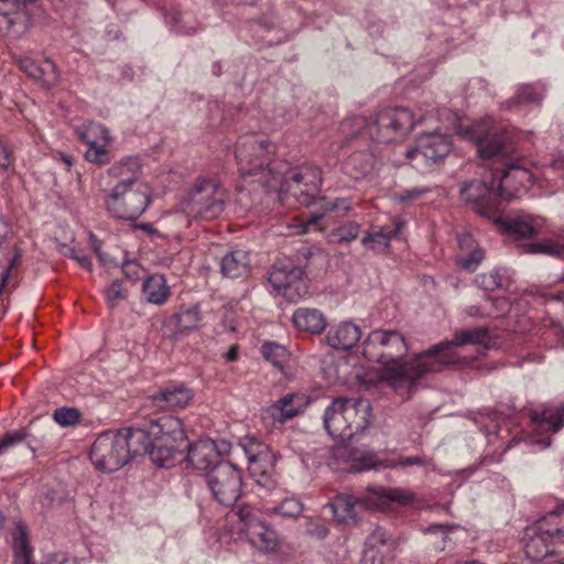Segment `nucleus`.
<instances>
[{
	"label": "nucleus",
	"instance_id": "obj_6",
	"mask_svg": "<svg viewBox=\"0 0 564 564\" xmlns=\"http://www.w3.org/2000/svg\"><path fill=\"white\" fill-rule=\"evenodd\" d=\"M227 192L214 177L199 176L181 199V209L189 218L209 221L225 210Z\"/></svg>",
	"mask_w": 564,
	"mask_h": 564
},
{
	"label": "nucleus",
	"instance_id": "obj_10",
	"mask_svg": "<svg viewBox=\"0 0 564 564\" xmlns=\"http://www.w3.org/2000/svg\"><path fill=\"white\" fill-rule=\"evenodd\" d=\"M457 133L475 143L482 159L503 158L510 150L507 132L494 126L491 120H481L465 129L458 127Z\"/></svg>",
	"mask_w": 564,
	"mask_h": 564
},
{
	"label": "nucleus",
	"instance_id": "obj_52",
	"mask_svg": "<svg viewBox=\"0 0 564 564\" xmlns=\"http://www.w3.org/2000/svg\"><path fill=\"white\" fill-rule=\"evenodd\" d=\"M387 542V532L382 528L377 527L367 538L366 546L368 550H371L378 547L379 545H384Z\"/></svg>",
	"mask_w": 564,
	"mask_h": 564
},
{
	"label": "nucleus",
	"instance_id": "obj_58",
	"mask_svg": "<svg viewBox=\"0 0 564 564\" xmlns=\"http://www.w3.org/2000/svg\"><path fill=\"white\" fill-rule=\"evenodd\" d=\"M12 163V154L11 151L0 142V167L3 170H8Z\"/></svg>",
	"mask_w": 564,
	"mask_h": 564
},
{
	"label": "nucleus",
	"instance_id": "obj_43",
	"mask_svg": "<svg viewBox=\"0 0 564 564\" xmlns=\"http://www.w3.org/2000/svg\"><path fill=\"white\" fill-rule=\"evenodd\" d=\"M243 453L246 454L249 463H259L268 458V446L256 438L245 437L240 442Z\"/></svg>",
	"mask_w": 564,
	"mask_h": 564
},
{
	"label": "nucleus",
	"instance_id": "obj_22",
	"mask_svg": "<svg viewBox=\"0 0 564 564\" xmlns=\"http://www.w3.org/2000/svg\"><path fill=\"white\" fill-rule=\"evenodd\" d=\"M29 14L21 0H0V28L12 35L23 33L29 25Z\"/></svg>",
	"mask_w": 564,
	"mask_h": 564
},
{
	"label": "nucleus",
	"instance_id": "obj_41",
	"mask_svg": "<svg viewBox=\"0 0 564 564\" xmlns=\"http://www.w3.org/2000/svg\"><path fill=\"white\" fill-rule=\"evenodd\" d=\"M302 512L303 506L295 498H284L280 505L265 509L268 516H281L285 519H296Z\"/></svg>",
	"mask_w": 564,
	"mask_h": 564
},
{
	"label": "nucleus",
	"instance_id": "obj_28",
	"mask_svg": "<svg viewBox=\"0 0 564 564\" xmlns=\"http://www.w3.org/2000/svg\"><path fill=\"white\" fill-rule=\"evenodd\" d=\"M361 338L360 328L350 322L330 328L326 336L327 344L334 349L348 350Z\"/></svg>",
	"mask_w": 564,
	"mask_h": 564
},
{
	"label": "nucleus",
	"instance_id": "obj_38",
	"mask_svg": "<svg viewBox=\"0 0 564 564\" xmlns=\"http://www.w3.org/2000/svg\"><path fill=\"white\" fill-rule=\"evenodd\" d=\"M475 284L487 292L508 289L509 276L506 269H495L489 273L478 274L475 278Z\"/></svg>",
	"mask_w": 564,
	"mask_h": 564
},
{
	"label": "nucleus",
	"instance_id": "obj_4",
	"mask_svg": "<svg viewBox=\"0 0 564 564\" xmlns=\"http://www.w3.org/2000/svg\"><path fill=\"white\" fill-rule=\"evenodd\" d=\"M362 355L369 361L384 367L386 378L394 388L412 386L415 381L433 371H423L417 367L423 359V351L410 362H403L409 347L403 334L395 329H373L365 339Z\"/></svg>",
	"mask_w": 564,
	"mask_h": 564
},
{
	"label": "nucleus",
	"instance_id": "obj_26",
	"mask_svg": "<svg viewBox=\"0 0 564 564\" xmlns=\"http://www.w3.org/2000/svg\"><path fill=\"white\" fill-rule=\"evenodd\" d=\"M376 154L372 149H357L343 163L345 174L354 180L366 177L375 167Z\"/></svg>",
	"mask_w": 564,
	"mask_h": 564
},
{
	"label": "nucleus",
	"instance_id": "obj_40",
	"mask_svg": "<svg viewBox=\"0 0 564 564\" xmlns=\"http://www.w3.org/2000/svg\"><path fill=\"white\" fill-rule=\"evenodd\" d=\"M78 138L84 143H94L101 141L104 143H112V137L107 127L102 123L89 121L78 129Z\"/></svg>",
	"mask_w": 564,
	"mask_h": 564
},
{
	"label": "nucleus",
	"instance_id": "obj_24",
	"mask_svg": "<svg viewBox=\"0 0 564 564\" xmlns=\"http://www.w3.org/2000/svg\"><path fill=\"white\" fill-rule=\"evenodd\" d=\"M534 429L556 433L564 425V402L547 403L529 412Z\"/></svg>",
	"mask_w": 564,
	"mask_h": 564
},
{
	"label": "nucleus",
	"instance_id": "obj_17",
	"mask_svg": "<svg viewBox=\"0 0 564 564\" xmlns=\"http://www.w3.org/2000/svg\"><path fill=\"white\" fill-rule=\"evenodd\" d=\"M194 398V391L182 382H170L150 397L153 406L161 410L186 408Z\"/></svg>",
	"mask_w": 564,
	"mask_h": 564
},
{
	"label": "nucleus",
	"instance_id": "obj_50",
	"mask_svg": "<svg viewBox=\"0 0 564 564\" xmlns=\"http://www.w3.org/2000/svg\"><path fill=\"white\" fill-rule=\"evenodd\" d=\"M122 272L128 280L137 282L144 273V268L135 260H126L122 263Z\"/></svg>",
	"mask_w": 564,
	"mask_h": 564
},
{
	"label": "nucleus",
	"instance_id": "obj_62",
	"mask_svg": "<svg viewBox=\"0 0 564 564\" xmlns=\"http://www.w3.org/2000/svg\"><path fill=\"white\" fill-rule=\"evenodd\" d=\"M89 242H90V246L91 248L95 250V252L97 253L99 260L101 262H106V257L105 254L101 252L100 248H101V242L100 240L96 237V235H94L93 232L89 234Z\"/></svg>",
	"mask_w": 564,
	"mask_h": 564
},
{
	"label": "nucleus",
	"instance_id": "obj_54",
	"mask_svg": "<svg viewBox=\"0 0 564 564\" xmlns=\"http://www.w3.org/2000/svg\"><path fill=\"white\" fill-rule=\"evenodd\" d=\"M429 192L427 187H413L409 189H404L400 194H398V200L401 203H409L412 200H416L421 198Z\"/></svg>",
	"mask_w": 564,
	"mask_h": 564
},
{
	"label": "nucleus",
	"instance_id": "obj_48",
	"mask_svg": "<svg viewBox=\"0 0 564 564\" xmlns=\"http://www.w3.org/2000/svg\"><path fill=\"white\" fill-rule=\"evenodd\" d=\"M359 230H360L359 225L355 221H350V223L337 228L333 232V239L339 243L350 242L358 237Z\"/></svg>",
	"mask_w": 564,
	"mask_h": 564
},
{
	"label": "nucleus",
	"instance_id": "obj_9",
	"mask_svg": "<svg viewBox=\"0 0 564 564\" xmlns=\"http://www.w3.org/2000/svg\"><path fill=\"white\" fill-rule=\"evenodd\" d=\"M150 202L147 186H124L120 189L118 186H112L104 197L107 212L124 220L138 219L147 210Z\"/></svg>",
	"mask_w": 564,
	"mask_h": 564
},
{
	"label": "nucleus",
	"instance_id": "obj_61",
	"mask_svg": "<svg viewBox=\"0 0 564 564\" xmlns=\"http://www.w3.org/2000/svg\"><path fill=\"white\" fill-rule=\"evenodd\" d=\"M10 232L11 229L9 224L3 219H0V250L6 247Z\"/></svg>",
	"mask_w": 564,
	"mask_h": 564
},
{
	"label": "nucleus",
	"instance_id": "obj_16",
	"mask_svg": "<svg viewBox=\"0 0 564 564\" xmlns=\"http://www.w3.org/2000/svg\"><path fill=\"white\" fill-rule=\"evenodd\" d=\"M187 462L195 469L209 473L220 464H227L221 457L220 445L210 438H202L188 446Z\"/></svg>",
	"mask_w": 564,
	"mask_h": 564
},
{
	"label": "nucleus",
	"instance_id": "obj_18",
	"mask_svg": "<svg viewBox=\"0 0 564 564\" xmlns=\"http://www.w3.org/2000/svg\"><path fill=\"white\" fill-rule=\"evenodd\" d=\"M304 275V269L290 261L278 262L269 273V283L272 288L282 293L283 296L292 299V289L297 291V284Z\"/></svg>",
	"mask_w": 564,
	"mask_h": 564
},
{
	"label": "nucleus",
	"instance_id": "obj_30",
	"mask_svg": "<svg viewBox=\"0 0 564 564\" xmlns=\"http://www.w3.org/2000/svg\"><path fill=\"white\" fill-rule=\"evenodd\" d=\"M142 294L149 304L163 305L171 296V289L163 274H151L142 282Z\"/></svg>",
	"mask_w": 564,
	"mask_h": 564
},
{
	"label": "nucleus",
	"instance_id": "obj_57",
	"mask_svg": "<svg viewBox=\"0 0 564 564\" xmlns=\"http://www.w3.org/2000/svg\"><path fill=\"white\" fill-rule=\"evenodd\" d=\"M69 257L74 259L82 268L88 271L91 270V261L84 251L73 248L69 251Z\"/></svg>",
	"mask_w": 564,
	"mask_h": 564
},
{
	"label": "nucleus",
	"instance_id": "obj_55",
	"mask_svg": "<svg viewBox=\"0 0 564 564\" xmlns=\"http://www.w3.org/2000/svg\"><path fill=\"white\" fill-rule=\"evenodd\" d=\"M166 23L176 32L180 34H193L194 30H185L183 26H181V23L183 21V15L180 12H171L170 14L165 15Z\"/></svg>",
	"mask_w": 564,
	"mask_h": 564
},
{
	"label": "nucleus",
	"instance_id": "obj_5",
	"mask_svg": "<svg viewBox=\"0 0 564 564\" xmlns=\"http://www.w3.org/2000/svg\"><path fill=\"white\" fill-rule=\"evenodd\" d=\"M371 411L370 403L361 398L334 399L325 410L324 427L334 440L349 443L369 426Z\"/></svg>",
	"mask_w": 564,
	"mask_h": 564
},
{
	"label": "nucleus",
	"instance_id": "obj_59",
	"mask_svg": "<svg viewBox=\"0 0 564 564\" xmlns=\"http://www.w3.org/2000/svg\"><path fill=\"white\" fill-rule=\"evenodd\" d=\"M256 484L267 491H271L275 488V481L265 474L260 475V477L256 479Z\"/></svg>",
	"mask_w": 564,
	"mask_h": 564
},
{
	"label": "nucleus",
	"instance_id": "obj_56",
	"mask_svg": "<svg viewBox=\"0 0 564 564\" xmlns=\"http://www.w3.org/2000/svg\"><path fill=\"white\" fill-rule=\"evenodd\" d=\"M429 459L423 456H409L400 458L394 466L395 467H408V466H426Z\"/></svg>",
	"mask_w": 564,
	"mask_h": 564
},
{
	"label": "nucleus",
	"instance_id": "obj_11",
	"mask_svg": "<svg viewBox=\"0 0 564 564\" xmlns=\"http://www.w3.org/2000/svg\"><path fill=\"white\" fill-rule=\"evenodd\" d=\"M205 484L212 499L226 508L232 507L242 495L241 471L230 462L207 473Z\"/></svg>",
	"mask_w": 564,
	"mask_h": 564
},
{
	"label": "nucleus",
	"instance_id": "obj_8",
	"mask_svg": "<svg viewBox=\"0 0 564 564\" xmlns=\"http://www.w3.org/2000/svg\"><path fill=\"white\" fill-rule=\"evenodd\" d=\"M490 339L487 327H475L471 329H462L454 333L451 340H444L433 345L427 350L423 351V359H421L417 367L424 369L423 371L440 372L446 366L460 364V357L456 352V348L464 345H487Z\"/></svg>",
	"mask_w": 564,
	"mask_h": 564
},
{
	"label": "nucleus",
	"instance_id": "obj_33",
	"mask_svg": "<svg viewBox=\"0 0 564 564\" xmlns=\"http://www.w3.org/2000/svg\"><path fill=\"white\" fill-rule=\"evenodd\" d=\"M259 528L260 529H254L250 534L246 536V539L250 542L251 545L263 553L275 552L280 544L275 530L265 521H263Z\"/></svg>",
	"mask_w": 564,
	"mask_h": 564
},
{
	"label": "nucleus",
	"instance_id": "obj_36",
	"mask_svg": "<svg viewBox=\"0 0 564 564\" xmlns=\"http://www.w3.org/2000/svg\"><path fill=\"white\" fill-rule=\"evenodd\" d=\"M524 252L532 254H547L556 258L564 257V229L557 238L531 242L524 246Z\"/></svg>",
	"mask_w": 564,
	"mask_h": 564
},
{
	"label": "nucleus",
	"instance_id": "obj_49",
	"mask_svg": "<svg viewBox=\"0 0 564 564\" xmlns=\"http://www.w3.org/2000/svg\"><path fill=\"white\" fill-rule=\"evenodd\" d=\"M26 436L28 433L25 430H17L6 433L4 436L0 438V455L6 453L9 448L20 444Z\"/></svg>",
	"mask_w": 564,
	"mask_h": 564
},
{
	"label": "nucleus",
	"instance_id": "obj_45",
	"mask_svg": "<svg viewBox=\"0 0 564 564\" xmlns=\"http://www.w3.org/2000/svg\"><path fill=\"white\" fill-rule=\"evenodd\" d=\"M80 412L75 408L62 406L54 411L53 419L61 426H73L80 420Z\"/></svg>",
	"mask_w": 564,
	"mask_h": 564
},
{
	"label": "nucleus",
	"instance_id": "obj_14",
	"mask_svg": "<svg viewBox=\"0 0 564 564\" xmlns=\"http://www.w3.org/2000/svg\"><path fill=\"white\" fill-rule=\"evenodd\" d=\"M452 150L451 134L442 132L440 128L423 132L416 139L415 147L405 152L406 158L414 159L422 155L426 162L437 163L449 154Z\"/></svg>",
	"mask_w": 564,
	"mask_h": 564
},
{
	"label": "nucleus",
	"instance_id": "obj_42",
	"mask_svg": "<svg viewBox=\"0 0 564 564\" xmlns=\"http://www.w3.org/2000/svg\"><path fill=\"white\" fill-rule=\"evenodd\" d=\"M87 150L85 152V159L93 164L104 166L111 161L109 147L111 143H104L101 141H95L94 143H85Z\"/></svg>",
	"mask_w": 564,
	"mask_h": 564
},
{
	"label": "nucleus",
	"instance_id": "obj_60",
	"mask_svg": "<svg viewBox=\"0 0 564 564\" xmlns=\"http://www.w3.org/2000/svg\"><path fill=\"white\" fill-rule=\"evenodd\" d=\"M449 527L448 525H444V524H433V525H430L427 529H426V533H441L442 536H443V542L445 543L446 540H447V534L449 532ZM445 547V544L442 546V549Z\"/></svg>",
	"mask_w": 564,
	"mask_h": 564
},
{
	"label": "nucleus",
	"instance_id": "obj_2",
	"mask_svg": "<svg viewBox=\"0 0 564 564\" xmlns=\"http://www.w3.org/2000/svg\"><path fill=\"white\" fill-rule=\"evenodd\" d=\"M275 147L261 133L241 137L235 149V156L241 176H256L257 182L271 189L278 184L291 192L299 204L311 205L322 185V170L317 165L303 164L288 171L278 169L272 160Z\"/></svg>",
	"mask_w": 564,
	"mask_h": 564
},
{
	"label": "nucleus",
	"instance_id": "obj_21",
	"mask_svg": "<svg viewBox=\"0 0 564 564\" xmlns=\"http://www.w3.org/2000/svg\"><path fill=\"white\" fill-rule=\"evenodd\" d=\"M219 271L226 279H246L251 274V252L235 248L227 251L219 260Z\"/></svg>",
	"mask_w": 564,
	"mask_h": 564
},
{
	"label": "nucleus",
	"instance_id": "obj_3",
	"mask_svg": "<svg viewBox=\"0 0 564 564\" xmlns=\"http://www.w3.org/2000/svg\"><path fill=\"white\" fill-rule=\"evenodd\" d=\"M446 109H436L432 105H421L413 112L404 107L384 108L373 119L355 116L340 123L343 133L359 138H369L377 143H390L408 135L416 124L438 119L447 113Z\"/></svg>",
	"mask_w": 564,
	"mask_h": 564
},
{
	"label": "nucleus",
	"instance_id": "obj_1",
	"mask_svg": "<svg viewBox=\"0 0 564 564\" xmlns=\"http://www.w3.org/2000/svg\"><path fill=\"white\" fill-rule=\"evenodd\" d=\"M185 441L183 422L173 415H162L118 432L99 434L91 445L89 458L102 473L116 471L143 454H149L156 466L169 468L174 465L175 455Z\"/></svg>",
	"mask_w": 564,
	"mask_h": 564
},
{
	"label": "nucleus",
	"instance_id": "obj_31",
	"mask_svg": "<svg viewBox=\"0 0 564 564\" xmlns=\"http://www.w3.org/2000/svg\"><path fill=\"white\" fill-rule=\"evenodd\" d=\"M18 64L28 76L42 80L48 86L54 85L58 80L56 65L50 58H46L42 65H39L30 57H21Z\"/></svg>",
	"mask_w": 564,
	"mask_h": 564
},
{
	"label": "nucleus",
	"instance_id": "obj_35",
	"mask_svg": "<svg viewBox=\"0 0 564 564\" xmlns=\"http://www.w3.org/2000/svg\"><path fill=\"white\" fill-rule=\"evenodd\" d=\"M545 89L541 84H525L519 86L516 95L505 105L508 109L523 104H540L544 98Z\"/></svg>",
	"mask_w": 564,
	"mask_h": 564
},
{
	"label": "nucleus",
	"instance_id": "obj_12",
	"mask_svg": "<svg viewBox=\"0 0 564 564\" xmlns=\"http://www.w3.org/2000/svg\"><path fill=\"white\" fill-rule=\"evenodd\" d=\"M460 198L469 204L481 217L495 218L499 212V197L492 173L488 178L464 182L459 189Z\"/></svg>",
	"mask_w": 564,
	"mask_h": 564
},
{
	"label": "nucleus",
	"instance_id": "obj_47",
	"mask_svg": "<svg viewBox=\"0 0 564 564\" xmlns=\"http://www.w3.org/2000/svg\"><path fill=\"white\" fill-rule=\"evenodd\" d=\"M261 352L264 359L272 362L274 366H282L283 358L285 357V348L283 346L268 341L262 345Z\"/></svg>",
	"mask_w": 564,
	"mask_h": 564
},
{
	"label": "nucleus",
	"instance_id": "obj_64",
	"mask_svg": "<svg viewBox=\"0 0 564 564\" xmlns=\"http://www.w3.org/2000/svg\"><path fill=\"white\" fill-rule=\"evenodd\" d=\"M373 466L372 463H366L365 460L357 462L351 466V470L354 471H362L370 469Z\"/></svg>",
	"mask_w": 564,
	"mask_h": 564
},
{
	"label": "nucleus",
	"instance_id": "obj_13",
	"mask_svg": "<svg viewBox=\"0 0 564 564\" xmlns=\"http://www.w3.org/2000/svg\"><path fill=\"white\" fill-rule=\"evenodd\" d=\"M499 199L511 200L528 192L533 181L531 171L519 162L506 163L499 172L492 173Z\"/></svg>",
	"mask_w": 564,
	"mask_h": 564
},
{
	"label": "nucleus",
	"instance_id": "obj_7",
	"mask_svg": "<svg viewBox=\"0 0 564 564\" xmlns=\"http://www.w3.org/2000/svg\"><path fill=\"white\" fill-rule=\"evenodd\" d=\"M564 543V507H558L525 530L524 552L533 562H540Z\"/></svg>",
	"mask_w": 564,
	"mask_h": 564
},
{
	"label": "nucleus",
	"instance_id": "obj_32",
	"mask_svg": "<svg viewBox=\"0 0 564 564\" xmlns=\"http://www.w3.org/2000/svg\"><path fill=\"white\" fill-rule=\"evenodd\" d=\"M292 319L296 328L312 334H321L326 328V318L317 308H297Z\"/></svg>",
	"mask_w": 564,
	"mask_h": 564
},
{
	"label": "nucleus",
	"instance_id": "obj_29",
	"mask_svg": "<svg viewBox=\"0 0 564 564\" xmlns=\"http://www.w3.org/2000/svg\"><path fill=\"white\" fill-rule=\"evenodd\" d=\"M458 246L456 263L465 270L475 271L484 259V250L469 234L458 237Z\"/></svg>",
	"mask_w": 564,
	"mask_h": 564
},
{
	"label": "nucleus",
	"instance_id": "obj_51",
	"mask_svg": "<svg viewBox=\"0 0 564 564\" xmlns=\"http://www.w3.org/2000/svg\"><path fill=\"white\" fill-rule=\"evenodd\" d=\"M306 533L317 540H324L328 535L329 529L322 520H311L307 522Z\"/></svg>",
	"mask_w": 564,
	"mask_h": 564
},
{
	"label": "nucleus",
	"instance_id": "obj_15",
	"mask_svg": "<svg viewBox=\"0 0 564 564\" xmlns=\"http://www.w3.org/2000/svg\"><path fill=\"white\" fill-rule=\"evenodd\" d=\"M12 549L14 555V564H33L31 546L26 527L19 522L12 531ZM41 564H77L74 560L67 557L63 553L51 554L44 557Z\"/></svg>",
	"mask_w": 564,
	"mask_h": 564
},
{
	"label": "nucleus",
	"instance_id": "obj_44",
	"mask_svg": "<svg viewBox=\"0 0 564 564\" xmlns=\"http://www.w3.org/2000/svg\"><path fill=\"white\" fill-rule=\"evenodd\" d=\"M173 319L180 332L192 330L195 329L200 322V311L198 306H191L175 314Z\"/></svg>",
	"mask_w": 564,
	"mask_h": 564
},
{
	"label": "nucleus",
	"instance_id": "obj_27",
	"mask_svg": "<svg viewBox=\"0 0 564 564\" xmlns=\"http://www.w3.org/2000/svg\"><path fill=\"white\" fill-rule=\"evenodd\" d=\"M318 207L321 212H314L307 217L303 218L295 227L299 229L297 234H305L312 226H315L325 214L341 212L347 213L351 208V203L347 198H334L329 199L322 197L318 200Z\"/></svg>",
	"mask_w": 564,
	"mask_h": 564
},
{
	"label": "nucleus",
	"instance_id": "obj_20",
	"mask_svg": "<svg viewBox=\"0 0 564 564\" xmlns=\"http://www.w3.org/2000/svg\"><path fill=\"white\" fill-rule=\"evenodd\" d=\"M490 219L499 224L503 232L519 239H529L542 231L543 221L539 217L518 215L513 217L501 218L498 212L497 216Z\"/></svg>",
	"mask_w": 564,
	"mask_h": 564
},
{
	"label": "nucleus",
	"instance_id": "obj_23",
	"mask_svg": "<svg viewBox=\"0 0 564 564\" xmlns=\"http://www.w3.org/2000/svg\"><path fill=\"white\" fill-rule=\"evenodd\" d=\"M307 405L306 398L300 393H289L264 410V414L280 424L303 413Z\"/></svg>",
	"mask_w": 564,
	"mask_h": 564
},
{
	"label": "nucleus",
	"instance_id": "obj_63",
	"mask_svg": "<svg viewBox=\"0 0 564 564\" xmlns=\"http://www.w3.org/2000/svg\"><path fill=\"white\" fill-rule=\"evenodd\" d=\"M54 159L63 163L66 166V169H70L75 162V159L72 154L59 151L54 154Z\"/></svg>",
	"mask_w": 564,
	"mask_h": 564
},
{
	"label": "nucleus",
	"instance_id": "obj_37",
	"mask_svg": "<svg viewBox=\"0 0 564 564\" xmlns=\"http://www.w3.org/2000/svg\"><path fill=\"white\" fill-rule=\"evenodd\" d=\"M376 501L372 502L373 508H380L386 502L392 501L399 505H409L414 500V495L404 488H379L375 491Z\"/></svg>",
	"mask_w": 564,
	"mask_h": 564
},
{
	"label": "nucleus",
	"instance_id": "obj_34",
	"mask_svg": "<svg viewBox=\"0 0 564 564\" xmlns=\"http://www.w3.org/2000/svg\"><path fill=\"white\" fill-rule=\"evenodd\" d=\"M229 518L238 520L239 532L245 536L254 529H260L259 525L264 521L261 518L260 511L250 505L238 506L236 510L231 511Z\"/></svg>",
	"mask_w": 564,
	"mask_h": 564
},
{
	"label": "nucleus",
	"instance_id": "obj_19",
	"mask_svg": "<svg viewBox=\"0 0 564 564\" xmlns=\"http://www.w3.org/2000/svg\"><path fill=\"white\" fill-rule=\"evenodd\" d=\"M106 173L116 182L113 186H118V189L124 186H144L140 183L142 164L139 155L123 156L108 167Z\"/></svg>",
	"mask_w": 564,
	"mask_h": 564
},
{
	"label": "nucleus",
	"instance_id": "obj_53",
	"mask_svg": "<svg viewBox=\"0 0 564 564\" xmlns=\"http://www.w3.org/2000/svg\"><path fill=\"white\" fill-rule=\"evenodd\" d=\"M13 254L8 259V267L4 271L0 272V294L3 291L4 285L10 276V271L17 267L19 260L21 259V252L14 248Z\"/></svg>",
	"mask_w": 564,
	"mask_h": 564
},
{
	"label": "nucleus",
	"instance_id": "obj_46",
	"mask_svg": "<svg viewBox=\"0 0 564 564\" xmlns=\"http://www.w3.org/2000/svg\"><path fill=\"white\" fill-rule=\"evenodd\" d=\"M106 303L109 307H115L120 301L127 297V291L120 280H115L104 291Z\"/></svg>",
	"mask_w": 564,
	"mask_h": 564
},
{
	"label": "nucleus",
	"instance_id": "obj_25",
	"mask_svg": "<svg viewBox=\"0 0 564 564\" xmlns=\"http://www.w3.org/2000/svg\"><path fill=\"white\" fill-rule=\"evenodd\" d=\"M328 507L332 509L334 518L344 524H352L357 521L358 509L373 508L372 502L348 494L336 496Z\"/></svg>",
	"mask_w": 564,
	"mask_h": 564
},
{
	"label": "nucleus",
	"instance_id": "obj_39",
	"mask_svg": "<svg viewBox=\"0 0 564 564\" xmlns=\"http://www.w3.org/2000/svg\"><path fill=\"white\" fill-rule=\"evenodd\" d=\"M403 226L404 223L402 220H398L393 231L384 232L380 230L377 232L368 234L362 238L361 243L370 250L376 252H383L389 248L391 237L397 236Z\"/></svg>",
	"mask_w": 564,
	"mask_h": 564
}]
</instances>
